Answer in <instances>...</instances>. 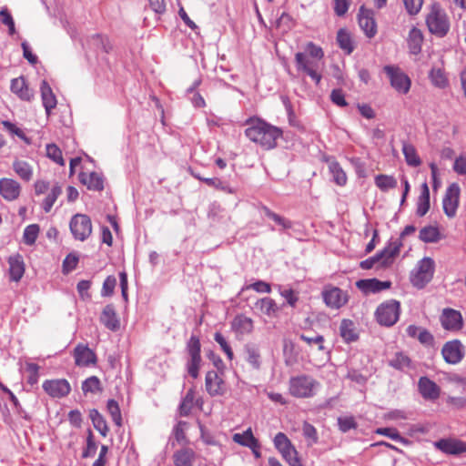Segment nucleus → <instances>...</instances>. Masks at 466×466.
Listing matches in <instances>:
<instances>
[{
    "label": "nucleus",
    "instance_id": "f257e3e1",
    "mask_svg": "<svg viewBox=\"0 0 466 466\" xmlns=\"http://www.w3.org/2000/svg\"><path fill=\"white\" fill-rule=\"evenodd\" d=\"M324 52L320 46L309 42L304 50L295 55L297 71L309 76L317 85L321 80Z\"/></svg>",
    "mask_w": 466,
    "mask_h": 466
},
{
    "label": "nucleus",
    "instance_id": "f03ea898",
    "mask_svg": "<svg viewBox=\"0 0 466 466\" xmlns=\"http://www.w3.org/2000/svg\"><path fill=\"white\" fill-rule=\"evenodd\" d=\"M249 126L245 130L247 137L258 144L264 149H272L277 145V139L282 135V131L260 119H248Z\"/></svg>",
    "mask_w": 466,
    "mask_h": 466
},
{
    "label": "nucleus",
    "instance_id": "7ed1b4c3",
    "mask_svg": "<svg viewBox=\"0 0 466 466\" xmlns=\"http://www.w3.org/2000/svg\"><path fill=\"white\" fill-rule=\"evenodd\" d=\"M319 385L318 380L308 375L292 377L289 380V392L296 398H311Z\"/></svg>",
    "mask_w": 466,
    "mask_h": 466
},
{
    "label": "nucleus",
    "instance_id": "20e7f679",
    "mask_svg": "<svg viewBox=\"0 0 466 466\" xmlns=\"http://www.w3.org/2000/svg\"><path fill=\"white\" fill-rule=\"evenodd\" d=\"M426 24L430 32L439 37L445 36L450 30L448 16L438 4L431 5V12L426 18Z\"/></svg>",
    "mask_w": 466,
    "mask_h": 466
},
{
    "label": "nucleus",
    "instance_id": "39448f33",
    "mask_svg": "<svg viewBox=\"0 0 466 466\" xmlns=\"http://www.w3.org/2000/svg\"><path fill=\"white\" fill-rule=\"evenodd\" d=\"M435 262L432 258L425 257L420 259L410 273V281L418 289L424 288L432 279Z\"/></svg>",
    "mask_w": 466,
    "mask_h": 466
},
{
    "label": "nucleus",
    "instance_id": "423d86ee",
    "mask_svg": "<svg viewBox=\"0 0 466 466\" xmlns=\"http://www.w3.org/2000/svg\"><path fill=\"white\" fill-rule=\"evenodd\" d=\"M400 311V302L395 299H390L379 305L375 317L380 325L390 327L398 321Z\"/></svg>",
    "mask_w": 466,
    "mask_h": 466
},
{
    "label": "nucleus",
    "instance_id": "0eeeda50",
    "mask_svg": "<svg viewBox=\"0 0 466 466\" xmlns=\"http://www.w3.org/2000/svg\"><path fill=\"white\" fill-rule=\"evenodd\" d=\"M321 296L325 305L332 309H339L344 307L350 299L347 291L332 285H326Z\"/></svg>",
    "mask_w": 466,
    "mask_h": 466
},
{
    "label": "nucleus",
    "instance_id": "6e6552de",
    "mask_svg": "<svg viewBox=\"0 0 466 466\" xmlns=\"http://www.w3.org/2000/svg\"><path fill=\"white\" fill-rule=\"evenodd\" d=\"M70 231L73 237L79 241H85L92 233V222L85 214H76L70 220Z\"/></svg>",
    "mask_w": 466,
    "mask_h": 466
},
{
    "label": "nucleus",
    "instance_id": "1a4fd4ad",
    "mask_svg": "<svg viewBox=\"0 0 466 466\" xmlns=\"http://www.w3.org/2000/svg\"><path fill=\"white\" fill-rule=\"evenodd\" d=\"M274 444L290 466H302L296 449L284 433L279 432L275 436Z\"/></svg>",
    "mask_w": 466,
    "mask_h": 466
},
{
    "label": "nucleus",
    "instance_id": "9d476101",
    "mask_svg": "<svg viewBox=\"0 0 466 466\" xmlns=\"http://www.w3.org/2000/svg\"><path fill=\"white\" fill-rule=\"evenodd\" d=\"M384 72L390 78L391 86L400 94H407L410 88V77L399 67L393 66H386Z\"/></svg>",
    "mask_w": 466,
    "mask_h": 466
},
{
    "label": "nucleus",
    "instance_id": "9b49d317",
    "mask_svg": "<svg viewBox=\"0 0 466 466\" xmlns=\"http://www.w3.org/2000/svg\"><path fill=\"white\" fill-rule=\"evenodd\" d=\"M461 188L457 183L450 185L442 200L444 213L449 218H453L459 206Z\"/></svg>",
    "mask_w": 466,
    "mask_h": 466
},
{
    "label": "nucleus",
    "instance_id": "f8f14e48",
    "mask_svg": "<svg viewBox=\"0 0 466 466\" xmlns=\"http://www.w3.org/2000/svg\"><path fill=\"white\" fill-rule=\"evenodd\" d=\"M444 360L449 364L459 363L464 356V348L460 340H451L444 344L441 350Z\"/></svg>",
    "mask_w": 466,
    "mask_h": 466
},
{
    "label": "nucleus",
    "instance_id": "ddd939ff",
    "mask_svg": "<svg viewBox=\"0 0 466 466\" xmlns=\"http://www.w3.org/2000/svg\"><path fill=\"white\" fill-rule=\"evenodd\" d=\"M358 17L359 25L366 36L369 38L373 37L377 33V25L373 17V12L361 6Z\"/></svg>",
    "mask_w": 466,
    "mask_h": 466
},
{
    "label": "nucleus",
    "instance_id": "4468645a",
    "mask_svg": "<svg viewBox=\"0 0 466 466\" xmlns=\"http://www.w3.org/2000/svg\"><path fill=\"white\" fill-rule=\"evenodd\" d=\"M45 391L53 398H62L70 391V385L66 380H51L43 383Z\"/></svg>",
    "mask_w": 466,
    "mask_h": 466
},
{
    "label": "nucleus",
    "instance_id": "2eb2a0df",
    "mask_svg": "<svg viewBox=\"0 0 466 466\" xmlns=\"http://www.w3.org/2000/svg\"><path fill=\"white\" fill-rule=\"evenodd\" d=\"M418 389L422 398L427 400H436L441 395V388L428 377L420 378Z\"/></svg>",
    "mask_w": 466,
    "mask_h": 466
},
{
    "label": "nucleus",
    "instance_id": "dca6fc26",
    "mask_svg": "<svg viewBox=\"0 0 466 466\" xmlns=\"http://www.w3.org/2000/svg\"><path fill=\"white\" fill-rule=\"evenodd\" d=\"M434 446L446 454L458 455L466 452V442L454 439H441Z\"/></svg>",
    "mask_w": 466,
    "mask_h": 466
},
{
    "label": "nucleus",
    "instance_id": "f3484780",
    "mask_svg": "<svg viewBox=\"0 0 466 466\" xmlns=\"http://www.w3.org/2000/svg\"><path fill=\"white\" fill-rule=\"evenodd\" d=\"M402 245L400 238L390 240L389 244L378 253L381 258V267H388L393 262L394 258L400 254Z\"/></svg>",
    "mask_w": 466,
    "mask_h": 466
},
{
    "label": "nucleus",
    "instance_id": "a211bd4d",
    "mask_svg": "<svg viewBox=\"0 0 466 466\" xmlns=\"http://www.w3.org/2000/svg\"><path fill=\"white\" fill-rule=\"evenodd\" d=\"M442 327L448 330H458L462 327L461 314L452 309H445L441 316Z\"/></svg>",
    "mask_w": 466,
    "mask_h": 466
},
{
    "label": "nucleus",
    "instance_id": "6ab92c4d",
    "mask_svg": "<svg viewBox=\"0 0 466 466\" xmlns=\"http://www.w3.org/2000/svg\"><path fill=\"white\" fill-rule=\"evenodd\" d=\"M205 386L210 396H220L225 392L224 380L214 370L206 374Z\"/></svg>",
    "mask_w": 466,
    "mask_h": 466
},
{
    "label": "nucleus",
    "instance_id": "aec40b11",
    "mask_svg": "<svg viewBox=\"0 0 466 466\" xmlns=\"http://www.w3.org/2000/svg\"><path fill=\"white\" fill-rule=\"evenodd\" d=\"M75 362L77 366L96 364V356L86 345L78 344L74 350Z\"/></svg>",
    "mask_w": 466,
    "mask_h": 466
},
{
    "label": "nucleus",
    "instance_id": "412c9836",
    "mask_svg": "<svg viewBox=\"0 0 466 466\" xmlns=\"http://www.w3.org/2000/svg\"><path fill=\"white\" fill-rule=\"evenodd\" d=\"M21 187L18 182L12 178L0 179V195L6 200H15L20 194Z\"/></svg>",
    "mask_w": 466,
    "mask_h": 466
},
{
    "label": "nucleus",
    "instance_id": "4be33fe9",
    "mask_svg": "<svg viewBox=\"0 0 466 466\" xmlns=\"http://www.w3.org/2000/svg\"><path fill=\"white\" fill-rule=\"evenodd\" d=\"M390 281H380L377 279H360L356 286L365 294L377 293L390 287Z\"/></svg>",
    "mask_w": 466,
    "mask_h": 466
},
{
    "label": "nucleus",
    "instance_id": "5701e85b",
    "mask_svg": "<svg viewBox=\"0 0 466 466\" xmlns=\"http://www.w3.org/2000/svg\"><path fill=\"white\" fill-rule=\"evenodd\" d=\"M10 279L18 282L25 273V263L21 255H14L8 258Z\"/></svg>",
    "mask_w": 466,
    "mask_h": 466
},
{
    "label": "nucleus",
    "instance_id": "b1692460",
    "mask_svg": "<svg viewBox=\"0 0 466 466\" xmlns=\"http://www.w3.org/2000/svg\"><path fill=\"white\" fill-rule=\"evenodd\" d=\"M172 459L175 466H193L196 453L190 448H182L173 453Z\"/></svg>",
    "mask_w": 466,
    "mask_h": 466
},
{
    "label": "nucleus",
    "instance_id": "393cba45",
    "mask_svg": "<svg viewBox=\"0 0 466 466\" xmlns=\"http://www.w3.org/2000/svg\"><path fill=\"white\" fill-rule=\"evenodd\" d=\"M41 97L43 106L46 109V115L49 116L51 110L56 106V98L54 95L51 86L46 82V80H43L40 86Z\"/></svg>",
    "mask_w": 466,
    "mask_h": 466
},
{
    "label": "nucleus",
    "instance_id": "a878e982",
    "mask_svg": "<svg viewBox=\"0 0 466 466\" xmlns=\"http://www.w3.org/2000/svg\"><path fill=\"white\" fill-rule=\"evenodd\" d=\"M11 90L21 99L30 101L34 92L28 87L24 77L15 78L11 82Z\"/></svg>",
    "mask_w": 466,
    "mask_h": 466
},
{
    "label": "nucleus",
    "instance_id": "bb28decb",
    "mask_svg": "<svg viewBox=\"0 0 466 466\" xmlns=\"http://www.w3.org/2000/svg\"><path fill=\"white\" fill-rule=\"evenodd\" d=\"M79 180L90 190L101 191L104 188L103 178L96 172H82L79 174Z\"/></svg>",
    "mask_w": 466,
    "mask_h": 466
},
{
    "label": "nucleus",
    "instance_id": "cd10ccee",
    "mask_svg": "<svg viewBox=\"0 0 466 466\" xmlns=\"http://www.w3.org/2000/svg\"><path fill=\"white\" fill-rule=\"evenodd\" d=\"M100 320L110 330H116L119 328V320L116 318L114 306L111 304L104 308Z\"/></svg>",
    "mask_w": 466,
    "mask_h": 466
},
{
    "label": "nucleus",
    "instance_id": "c85d7f7f",
    "mask_svg": "<svg viewBox=\"0 0 466 466\" xmlns=\"http://www.w3.org/2000/svg\"><path fill=\"white\" fill-rule=\"evenodd\" d=\"M12 167L15 173L24 181L28 182L33 177V167L25 160L15 159Z\"/></svg>",
    "mask_w": 466,
    "mask_h": 466
},
{
    "label": "nucleus",
    "instance_id": "c756f323",
    "mask_svg": "<svg viewBox=\"0 0 466 466\" xmlns=\"http://www.w3.org/2000/svg\"><path fill=\"white\" fill-rule=\"evenodd\" d=\"M244 351L246 360L253 369L258 370L261 365V357L258 347L255 344L248 343L245 345Z\"/></svg>",
    "mask_w": 466,
    "mask_h": 466
},
{
    "label": "nucleus",
    "instance_id": "7c9ffc66",
    "mask_svg": "<svg viewBox=\"0 0 466 466\" xmlns=\"http://www.w3.org/2000/svg\"><path fill=\"white\" fill-rule=\"evenodd\" d=\"M339 334L341 338L347 342H352L358 339V333L355 325L350 319H344L339 325Z\"/></svg>",
    "mask_w": 466,
    "mask_h": 466
},
{
    "label": "nucleus",
    "instance_id": "2f4dec72",
    "mask_svg": "<svg viewBox=\"0 0 466 466\" xmlns=\"http://www.w3.org/2000/svg\"><path fill=\"white\" fill-rule=\"evenodd\" d=\"M430 209V189L428 184L424 182L421 185L420 195L418 198L417 202V215L419 217H423L427 214Z\"/></svg>",
    "mask_w": 466,
    "mask_h": 466
},
{
    "label": "nucleus",
    "instance_id": "473e14b6",
    "mask_svg": "<svg viewBox=\"0 0 466 466\" xmlns=\"http://www.w3.org/2000/svg\"><path fill=\"white\" fill-rule=\"evenodd\" d=\"M233 441L242 446L249 449L259 448L258 440L253 436L251 429H248L243 433H235L233 435Z\"/></svg>",
    "mask_w": 466,
    "mask_h": 466
},
{
    "label": "nucleus",
    "instance_id": "72a5a7b5",
    "mask_svg": "<svg viewBox=\"0 0 466 466\" xmlns=\"http://www.w3.org/2000/svg\"><path fill=\"white\" fill-rule=\"evenodd\" d=\"M423 42V35L421 31L416 27H413L408 37V45L410 52L414 55H417L421 50V44Z\"/></svg>",
    "mask_w": 466,
    "mask_h": 466
},
{
    "label": "nucleus",
    "instance_id": "f704fd0d",
    "mask_svg": "<svg viewBox=\"0 0 466 466\" xmlns=\"http://www.w3.org/2000/svg\"><path fill=\"white\" fill-rule=\"evenodd\" d=\"M256 309H259L263 314L271 317L276 314L279 308L271 298H263L256 302Z\"/></svg>",
    "mask_w": 466,
    "mask_h": 466
},
{
    "label": "nucleus",
    "instance_id": "c9c22d12",
    "mask_svg": "<svg viewBox=\"0 0 466 466\" xmlns=\"http://www.w3.org/2000/svg\"><path fill=\"white\" fill-rule=\"evenodd\" d=\"M402 153L405 157V160L409 166L418 167L420 165L421 161L420 157L417 154L415 147L409 143H403L402 145Z\"/></svg>",
    "mask_w": 466,
    "mask_h": 466
},
{
    "label": "nucleus",
    "instance_id": "e433bc0d",
    "mask_svg": "<svg viewBox=\"0 0 466 466\" xmlns=\"http://www.w3.org/2000/svg\"><path fill=\"white\" fill-rule=\"evenodd\" d=\"M429 77L431 84L438 88H444L448 86V78L440 67H433L429 74Z\"/></svg>",
    "mask_w": 466,
    "mask_h": 466
},
{
    "label": "nucleus",
    "instance_id": "4c0bfd02",
    "mask_svg": "<svg viewBox=\"0 0 466 466\" xmlns=\"http://www.w3.org/2000/svg\"><path fill=\"white\" fill-rule=\"evenodd\" d=\"M329 169L332 174L334 182L339 186H344L347 183V176L339 164L335 160L329 162Z\"/></svg>",
    "mask_w": 466,
    "mask_h": 466
},
{
    "label": "nucleus",
    "instance_id": "58836bf2",
    "mask_svg": "<svg viewBox=\"0 0 466 466\" xmlns=\"http://www.w3.org/2000/svg\"><path fill=\"white\" fill-rule=\"evenodd\" d=\"M419 237L425 243H435L440 240L441 234L436 227L428 226L420 229Z\"/></svg>",
    "mask_w": 466,
    "mask_h": 466
},
{
    "label": "nucleus",
    "instance_id": "ea45409f",
    "mask_svg": "<svg viewBox=\"0 0 466 466\" xmlns=\"http://www.w3.org/2000/svg\"><path fill=\"white\" fill-rule=\"evenodd\" d=\"M233 328L240 333H250L253 329L251 319L245 316H238L232 322Z\"/></svg>",
    "mask_w": 466,
    "mask_h": 466
},
{
    "label": "nucleus",
    "instance_id": "a19ab883",
    "mask_svg": "<svg viewBox=\"0 0 466 466\" xmlns=\"http://www.w3.org/2000/svg\"><path fill=\"white\" fill-rule=\"evenodd\" d=\"M90 419L93 422L95 429L98 431L102 436H106L108 427L104 417L96 410H92L90 411Z\"/></svg>",
    "mask_w": 466,
    "mask_h": 466
},
{
    "label": "nucleus",
    "instance_id": "79ce46f5",
    "mask_svg": "<svg viewBox=\"0 0 466 466\" xmlns=\"http://www.w3.org/2000/svg\"><path fill=\"white\" fill-rule=\"evenodd\" d=\"M375 185L381 191H388L390 188H394L397 187V180L387 175H378L375 177Z\"/></svg>",
    "mask_w": 466,
    "mask_h": 466
},
{
    "label": "nucleus",
    "instance_id": "37998d69",
    "mask_svg": "<svg viewBox=\"0 0 466 466\" xmlns=\"http://www.w3.org/2000/svg\"><path fill=\"white\" fill-rule=\"evenodd\" d=\"M261 209L266 217L272 219L275 223L280 226L281 228L287 229L291 228L292 224L289 220L271 211L266 206H263Z\"/></svg>",
    "mask_w": 466,
    "mask_h": 466
},
{
    "label": "nucleus",
    "instance_id": "c03bdc74",
    "mask_svg": "<svg viewBox=\"0 0 466 466\" xmlns=\"http://www.w3.org/2000/svg\"><path fill=\"white\" fill-rule=\"evenodd\" d=\"M62 188L60 186H54L51 188V191L48 193L46 198H45L43 202V208L46 212H49L54 205V203L56 201L57 198L61 195Z\"/></svg>",
    "mask_w": 466,
    "mask_h": 466
},
{
    "label": "nucleus",
    "instance_id": "a18cd8bd",
    "mask_svg": "<svg viewBox=\"0 0 466 466\" xmlns=\"http://www.w3.org/2000/svg\"><path fill=\"white\" fill-rule=\"evenodd\" d=\"M82 390L84 393L91 392L97 393L102 390L100 380L96 376H91L87 378L82 384Z\"/></svg>",
    "mask_w": 466,
    "mask_h": 466
},
{
    "label": "nucleus",
    "instance_id": "49530a36",
    "mask_svg": "<svg viewBox=\"0 0 466 466\" xmlns=\"http://www.w3.org/2000/svg\"><path fill=\"white\" fill-rule=\"evenodd\" d=\"M107 410L112 418V420L118 427L122 425V417L118 403L114 400H109L106 405Z\"/></svg>",
    "mask_w": 466,
    "mask_h": 466
},
{
    "label": "nucleus",
    "instance_id": "de8ad7c7",
    "mask_svg": "<svg viewBox=\"0 0 466 466\" xmlns=\"http://www.w3.org/2000/svg\"><path fill=\"white\" fill-rule=\"evenodd\" d=\"M39 234V226L37 224H31L27 226L24 230V242L26 245H33Z\"/></svg>",
    "mask_w": 466,
    "mask_h": 466
},
{
    "label": "nucleus",
    "instance_id": "09e8293b",
    "mask_svg": "<svg viewBox=\"0 0 466 466\" xmlns=\"http://www.w3.org/2000/svg\"><path fill=\"white\" fill-rule=\"evenodd\" d=\"M337 40L340 48L345 50L347 54H350L353 51L354 46L352 45L350 35L346 31L339 30L338 32Z\"/></svg>",
    "mask_w": 466,
    "mask_h": 466
},
{
    "label": "nucleus",
    "instance_id": "8fccbe9b",
    "mask_svg": "<svg viewBox=\"0 0 466 466\" xmlns=\"http://www.w3.org/2000/svg\"><path fill=\"white\" fill-rule=\"evenodd\" d=\"M194 399H195V391L192 389H190L187 392V394L179 407L180 415L187 416L189 414L191 409L193 408Z\"/></svg>",
    "mask_w": 466,
    "mask_h": 466
},
{
    "label": "nucleus",
    "instance_id": "3c124183",
    "mask_svg": "<svg viewBox=\"0 0 466 466\" xmlns=\"http://www.w3.org/2000/svg\"><path fill=\"white\" fill-rule=\"evenodd\" d=\"M46 156L52 159L54 162L59 164L60 166H64L65 162L62 157V152L60 148L55 144H48L46 146Z\"/></svg>",
    "mask_w": 466,
    "mask_h": 466
},
{
    "label": "nucleus",
    "instance_id": "603ef678",
    "mask_svg": "<svg viewBox=\"0 0 466 466\" xmlns=\"http://www.w3.org/2000/svg\"><path fill=\"white\" fill-rule=\"evenodd\" d=\"M410 359L403 353H397L393 359L390 360V365L397 370H403L410 366Z\"/></svg>",
    "mask_w": 466,
    "mask_h": 466
},
{
    "label": "nucleus",
    "instance_id": "864d4df0",
    "mask_svg": "<svg viewBox=\"0 0 466 466\" xmlns=\"http://www.w3.org/2000/svg\"><path fill=\"white\" fill-rule=\"evenodd\" d=\"M214 339L217 343L219 344L221 350L226 353L228 359L232 360L234 358V353L223 335L219 332H216L214 335Z\"/></svg>",
    "mask_w": 466,
    "mask_h": 466
},
{
    "label": "nucleus",
    "instance_id": "5fc2aeb1",
    "mask_svg": "<svg viewBox=\"0 0 466 466\" xmlns=\"http://www.w3.org/2000/svg\"><path fill=\"white\" fill-rule=\"evenodd\" d=\"M0 18L1 22L8 26L9 34L14 35L15 33V22L7 8L5 7L0 10Z\"/></svg>",
    "mask_w": 466,
    "mask_h": 466
},
{
    "label": "nucleus",
    "instance_id": "6e6d98bb",
    "mask_svg": "<svg viewBox=\"0 0 466 466\" xmlns=\"http://www.w3.org/2000/svg\"><path fill=\"white\" fill-rule=\"evenodd\" d=\"M299 338L301 340L305 341L309 346L316 345L319 350H324V338L321 335L308 336L306 334H301Z\"/></svg>",
    "mask_w": 466,
    "mask_h": 466
},
{
    "label": "nucleus",
    "instance_id": "4d7b16f0",
    "mask_svg": "<svg viewBox=\"0 0 466 466\" xmlns=\"http://www.w3.org/2000/svg\"><path fill=\"white\" fill-rule=\"evenodd\" d=\"M403 4L406 11L410 15H415L420 11L423 0H403Z\"/></svg>",
    "mask_w": 466,
    "mask_h": 466
},
{
    "label": "nucleus",
    "instance_id": "13d9d810",
    "mask_svg": "<svg viewBox=\"0 0 466 466\" xmlns=\"http://www.w3.org/2000/svg\"><path fill=\"white\" fill-rule=\"evenodd\" d=\"M302 431L304 437L310 441L309 444H313L318 441L317 431L311 424L305 421L303 423Z\"/></svg>",
    "mask_w": 466,
    "mask_h": 466
},
{
    "label": "nucleus",
    "instance_id": "bf43d9fd",
    "mask_svg": "<svg viewBox=\"0 0 466 466\" xmlns=\"http://www.w3.org/2000/svg\"><path fill=\"white\" fill-rule=\"evenodd\" d=\"M116 285V278L114 276H108L103 283L101 295L103 297L111 296L114 292Z\"/></svg>",
    "mask_w": 466,
    "mask_h": 466
},
{
    "label": "nucleus",
    "instance_id": "052dcab7",
    "mask_svg": "<svg viewBox=\"0 0 466 466\" xmlns=\"http://www.w3.org/2000/svg\"><path fill=\"white\" fill-rule=\"evenodd\" d=\"M78 257L76 254H68L63 261V271L68 273L76 268Z\"/></svg>",
    "mask_w": 466,
    "mask_h": 466
},
{
    "label": "nucleus",
    "instance_id": "680f3d73",
    "mask_svg": "<svg viewBox=\"0 0 466 466\" xmlns=\"http://www.w3.org/2000/svg\"><path fill=\"white\" fill-rule=\"evenodd\" d=\"M2 125L10 135L16 136L20 137L21 139L26 140V137L19 127H17L15 124L11 123L10 121L5 120L2 122Z\"/></svg>",
    "mask_w": 466,
    "mask_h": 466
},
{
    "label": "nucleus",
    "instance_id": "e2e57ef3",
    "mask_svg": "<svg viewBox=\"0 0 466 466\" xmlns=\"http://www.w3.org/2000/svg\"><path fill=\"white\" fill-rule=\"evenodd\" d=\"M201 357H190L187 362V372L194 379L198 376V370L200 366Z\"/></svg>",
    "mask_w": 466,
    "mask_h": 466
},
{
    "label": "nucleus",
    "instance_id": "0e129e2a",
    "mask_svg": "<svg viewBox=\"0 0 466 466\" xmlns=\"http://www.w3.org/2000/svg\"><path fill=\"white\" fill-rule=\"evenodd\" d=\"M187 348L190 357H200V342L198 337L191 336Z\"/></svg>",
    "mask_w": 466,
    "mask_h": 466
},
{
    "label": "nucleus",
    "instance_id": "69168bd1",
    "mask_svg": "<svg viewBox=\"0 0 466 466\" xmlns=\"http://www.w3.org/2000/svg\"><path fill=\"white\" fill-rule=\"evenodd\" d=\"M204 182L209 186V187H215L217 189H220L224 192H228V193H232L231 189L229 188V187L226 184H224L219 178L218 177H212V178H205L204 179Z\"/></svg>",
    "mask_w": 466,
    "mask_h": 466
},
{
    "label": "nucleus",
    "instance_id": "338daca9",
    "mask_svg": "<svg viewBox=\"0 0 466 466\" xmlns=\"http://www.w3.org/2000/svg\"><path fill=\"white\" fill-rule=\"evenodd\" d=\"M96 449H97V445L93 439V435H92V433H89V435L86 439V448L83 451L82 456L84 458L93 457L96 454Z\"/></svg>",
    "mask_w": 466,
    "mask_h": 466
},
{
    "label": "nucleus",
    "instance_id": "774afa93",
    "mask_svg": "<svg viewBox=\"0 0 466 466\" xmlns=\"http://www.w3.org/2000/svg\"><path fill=\"white\" fill-rule=\"evenodd\" d=\"M279 293L286 299L287 303L289 306L295 307L297 301L299 300V298L297 294L294 292V290L290 289H280Z\"/></svg>",
    "mask_w": 466,
    "mask_h": 466
}]
</instances>
